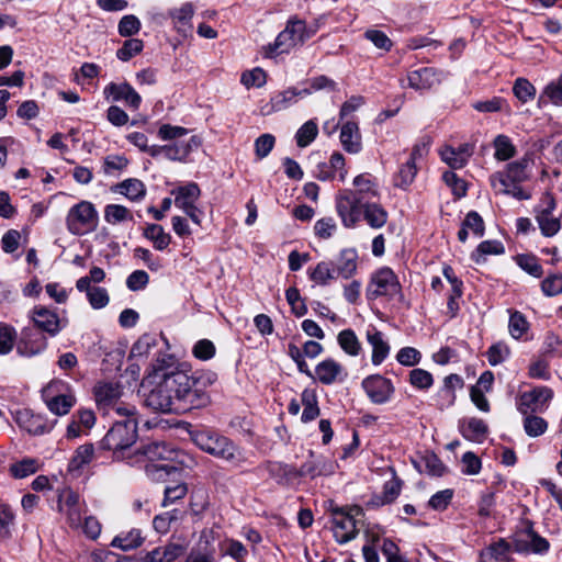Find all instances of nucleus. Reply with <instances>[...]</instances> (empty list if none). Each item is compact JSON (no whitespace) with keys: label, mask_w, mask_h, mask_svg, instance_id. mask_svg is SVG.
I'll return each mask as SVG.
<instances>
[{"label":"nucleus","mask_w":562,"mask_h":562,"mask_svg":"<svg viewBox=\"0 0 562 562\" xmlns=\"http://www.w3.org/2000/svg\"><path fill=\"white\" fill-rule=\"evenodd\" d=\"M171 362L172 358L168 355L156 359L154 373L147 376L142 384L144 390L150 386L148 392L144 393V403L155 412L182 414L186 404L180 403L179 397H176L177 400L172 402L168 391L172 390L173 386H186L184 381L187 382V379L183 371H166Z\"/></svg>","instance_id":"1"},{"label":"nucleus","mask_w":562,"mask_h":562,"mask_svg":"<svg viewBox=\"0 0 562 562\" xmlns=\"http://www.w3.org/2000/svg\"><path fill=\"white\" fill-rule=\"evenodd\" d=\"M335 209L345 228H356L364 221L370 228L381 229L389 221V212L381 203L363 200L350 191L336 196Z\"/></svg>","instance_id":"2"},{"label":"nucleus","mask_w":562,"mask_h":562,"mask_svg":"<svg viewBox=\"0 0 562 562\" xmlns=\"http://www.w3.org/2000/svg\"><path fill=\"white\" fill-rule=\"evenodd\" d=\"M528 162L527 158H522L509 162L504 171L493 173L490 182L494 191L498 194L512 195L517 200H529L531 193L520 187V183L529 178Z\"/></svg>","instance_id":"3"},{"label":"nucleus","mask_w":562,"mask_h":562,"mask_svg":"<svg viewBox=\"0 0 562 562\" xmlns=\"http://www.w3.org/2000/svg\"><path fill=\"white\" fill-rule=\"evenodd\" d=\"M192 440L204 452L232 465L239 467L245 462L241 450L229 438L218 432L198 430L192 434Z\"/></svg>","instance_id":"4"},{"label":"nucleus","mask_w":562,"mask_h":562,"mask_svg":"<svg viewBox=\"0 0 562 562\" xmlns=\"http://www.w3.org/2000/svg\"><path fill=\"white\" fill-rule=\"evenodd\" d=\"M120 417L122 419L113 424L101 441L103 449L112 450L116 454L131 448L138 437L135 415Z\"/></svg>","instance_id":"5"},{"label":"nucleus","mask_w":562,"mask_h":562,"mask_svg":"<svg viewBox=\"0 0 562 562\" xmlns=\"http://www.w3.org/2000/svg\"><path fill=\"white\" fill-rule=\"evenodd\" d=\"M317 31L316 26L307 27L305 22L299 19L288 21L285 29L279 33L274 43L269 46L270 55L289 53L292 48L303 44Z\"/></svg>","instance_id":"6"},{"label":"nucleus","mask_w":562,"mask_h":562,"mask_svg":"<svg viewBox=\"0 0 562 562\" xmlns=\"http://www.w3.org/2000/svg\"><path fill=\"white\" fill-rule=\"evenodd\" d=\"M97 405L104 414L115 413L117 416L135 415V407L121 401L122 387L119 383L102 382L93 391Z\"/></svg>","instance_id":"7"},{"label":"nucleus","mask_w":562,"mask_h":562,"mask_svg":"<svg viewBox=\"0 0 562 562\" xmlns=\"http://www.w3.org/2000/svg\"><path fill=\"white\" fill-rule=\"evenodd\" d=\"M42 398L48 411L56 416H65L76 404V397L69 385L61 380L49 382L42 390Z\"/></svg>","instance_id":"8"},{"label":"nucleus","mask_w":562,"mask_h":562,"mask_svg":"<svg viewBox=\"0 0 562 562\" xmlns=\"http://www.w3.org/2000/svg\"><path fill=\"white\" fill-rule=\"evenodd\" d=\"M57 510L70 529L79 530L81 518L87 514L88 507L78 493L65 487L58 491Z\"/></svg>","instance_id":"9"},{"label":"nucleus","mask_w":562,"mask_h":562,"mask_svg":"<svg viewBox=\"0 0 562 562\" xmlns=\"http://www.w3.org/2000/svg\"><path fill=\"white\" fill-rule=\"evenodd\" d=\"M366 292L368 300L389 296L402 302L404 299L398 279L390 268H381L373 273Z\"/></svg>","instance_id":"10"},{"label":"nucleus","mask_w":562,"mask_h":562,"mask_svg":"<svg viewBox=\"0 0 562 562\" xmlns=\"http://www.w3.org/2000/svg\"><path fill=\"white\" fill-rule=\"evenodd\" d=\"M66 224L72 235L88 234L97 227L98 212L91 202L81 201L68 211Z\"/></svg>","instance_id":"11"},{"label":"nucleus","mask_w":562,"mask_h":562,"mask_svg":"<svg viewBox=\"0 0 562 562\" xmlns=\"http://www.w3.org/2000/svg\"><path fill=\"white\" fill-rule=\"evenodd\" d=\"M184 378L187 379L186 386H173L172 390L168 391V394L171 395V401L175 402L179 397V402L184 405V413L206 406L210 403V396L202 387L201 382L194 378L190 376L184 372Z\"/></svg>","instance_id":"12"},{"label":"nucleus","mask_w":562,"mask_h":562,"mask_svg":"<svg viewBox=\"0 0 562 562\" xmlns=\"http://www.w3.org/2000/svg\"><path fill=\"white\" fill-rule=\"evenodd\" d=\"M175 196V205L186 213L196 225L201 224L202 211L196 206L201 190L195 182H188L171 190Z\"/></svg>","instance_id":"13"},{"label":"nucleus","mask_w":562,"mask_h":562,"mask_svg":"<svg viewBox=\"0 0 562 562\" xmlns=\"http://www.w3.org/2000/svg\"><path fill=\"white\" fill-rule=\"evenodd\" d=\"M27 317L33 323V327L48 337H56L68 325L67 318L60 317L55 311L42 305L30 310Z\"/></svg>","instance_id":"14"},{"label":"nucleus","mask_w":562,"mask_h":562,"mask_svg":"<svg viewBox=\"0 0 562 562\" xmlns=\"http://www.w3.org/2000/svg\"><path fill=\"white\" fill-rule=\"evenodd\" d=\"M47 335L33 326L21 330L16 345V352L26 358H32L44 352L48 347Z\"/></svg>","instance_id":"15"},{"label":"nucleus","mask_w":562,"mask_h":562,"mask_svg":"<svg viewBox=\"0 0 562 562\" xmlns=\"http://www.w3.org/2000/svg\"><path fill=\"white\" fill-rule=\"evenodd\" d=\"M143 454L151 463L156 461H172L177 457V452L173 448L165 442H151L143 448ZM155 469L159 474L158 477H162L164 474H169L175 467L170 463L150 464L147 465V472Z\"/></svg>","instance_id":"16"},{"label":"nucleus","mask_w":562,"mask_h":562,"mask_svg":"<svg viewBox=\"0 0 562 562\" xmlns=\"http://www.w3.org/2000/svg\"><path fill=\"white\" fill-rule=\"evenodd\" d=\"M331 522L334 537L338 543H347L357 537L358 530L351 509L334 507Z\"/></svg>","instance_id":"17"},{"label":"nucleus","mask_w":562,"mask_h":562,"mask_svg":"<svg viewBox=\"0 0 562 562\" xmlns=\"http://www.w3.org/2000/svg\"><path fill=\"white\" fill-rule=\"evenodd\" d=\"M552 397L553 391L550 387L537 386L519 395L517 407L522 415L542 413L547 409Z\"/></svg>","instance_id":"18"},{"label":"nucleus","mask_w":562,"mask_h":562,"mask_svg":"<svg viewBox=\"0 0 562 562\" xmlns=\"http://www.w3.org/2000/svg\"><path fill=\"white\" fill-rule=\"evenodd\" d=\"M362 387L370 401L374 404H384L389 402L395 391L391 380L380 374L367 376L362 381Z\"/></svg>","instance_id":"19"},{"label":"nucleus","mask_w":562,"mask_h":562,"mask_svg":"<svg viewBox=\"0 0 562 562\" xmlns=\"http://www.w3.org/2000/svg\"><path fill=\"white\" fill-rule=\"evenodd\" d=\"M549 541L538 535L532 527L518 532L514 539V550L518 553L542 554L549 550Z\"/></svg>","instance_id":"20"},{"label":"nucleus","mask_w":562,"mask_h":562,"mask_svg":"<svg viewBox=\"0 0 562 562\" xmlns=\"http://www.w3.org/2000/svg\"><path fill=\"white\" fill-rule=\"evenodd\" d=\"M15 420L20 428L33 436L48 434L57 420H48L45 416L34 414L29 409L19 411Z\"/></svg>","instance_id":"21"},{"label":"nucleus","mask_w":562,"mask_h":562,"mask_svg":"<svg viewBox=\"0 0 562 562\" xmlns=\"http://www.w3.org/2000/svg\"><path fill=\"white\" fill-rule=\"evenodd\" d=\"M308 95V91L294 87L277 92L270 101L261 106L262 115H270L273 112L283 111L295 104L300 99Z\"/></svg>","instance_id":"22"},{"label":"nucleus","mask_w":562,"mask_h":562,"mask_svg":"<svg viewBox=\"0 0 562 562\" xmlns=\"http://www.w3.org/2000/svg\"><path fill=\"white\" fill-rule=\"evenodd\" d=\"M194 14L195 7L189 1L183 2L180 7L171 8L167 12L173 30L182 36H188L192 32Z\"/></svg>","instance_id":"23"},{"label":"nucleus","mask_w":562,"mask_h":562,"mask_svg":"<svg viewBox=\"0 0 562 562\" xmlns=\"http://www.w3.org/2000/svg\"><path fill=\"white\" fill-rule=\"evenodd\" d=\"M103 94L108 100L125 102L133 110H138L142 103L138 92L127 82H111L104 87Z\"/></svg>","instance_id":"24"},{"label":"nucleus","mask_w":562,"mask_h":562,"mask_svg":"<svg viewBox=\"0 0 562 562\" xmlns=\"http://www.w3.org/2000/svg\"><path fill=\"white\" fill-rule=\"evenodd\" d=\"M336 470V463L324 456L311 453L310 458L301 465L300 475L316 477L321 475H330Z\"/></svg>","instance_id":"25"},{"label":"nucleus","mask_w":562,"mask_h":562,"mask_svg":"<svg viewBox=\"0 0 562 562\" xmlns=\"http://www.w3.org/2000/svg\"><path fill=\"white\" fill-rule=\"evenodd\" d=\"M440 157L452 169L463 168L473 155V147L470 144H461L458 147L446 145L440 149Z\"/></svg>","instance_id":"26"},{"label":"nucleus","mask_w":562,"mask_h":562,"mask_svg":"<svg viewBox=\"0 0 562 562\" xmlns=\"http://www.w3.org/2000/svg\"><path fill=\"white\" fill-rule=\"evenodd\" d=\"M442 274L451 286L447 302V314L453 318L460 310L458 300L461 299L463 294V282L456 276L450 266L443 267Z\"/></svg>","instance_id":"27"},{"label":"nucleus","mask_w":562,"mask_h":562,"mask_svg":"<svg viewBox=\"0 0 562 562\" xmlns=\"http://www.w3.org/2000/svg\"><path fill=\"white\" fill-rule=\"evenodd\" d=\"M440 74L430 67H424L407 74L408 87L414 90H428L440 82Z\"/></svg>","instance_id":"28"},{"label":"nucleus","mask_w":562,"mask_h":562,"mask_svg":"<svg viewBox=\"0 0 562 562\" xmlns=\"http://www.w3.org/2000/svg\"><path fill=\"white\" fill-rule=\"evenodd\" d=\"M346 375L344 367L334 359H325L315 368V378L325 385L342 381Z\"/></svg>","instance_id":"29"},{"label":"nucleus","mask_w":562,"mask_h":562,"mask_svg":"<svg viewBox=\"0 0 562 562\" xmlns=\"http://www.w3.org/2000/svg\"><path fill=\"white\" fill-rule=\"evenodd\" d=\"M337 277L350 279L358 268V252L355 248L342 249L333 262Z\"/></svg>","instance_id":"30"},{"label":"nucleus","mask_w":562,"mask_h":562,"mask_svg":"<svg viewBox=\"0 0 562 562\" xmlns=\"http://www.w3.org/2000/svg\"><path fill=\"white\" fill-rule=\"evenodd\" d=\"M183 551L184 548L182 544L168 542L148 551L140 559V562H173L183 553Z\"/></svg>","instance_id":"31"},{"label":"nucleus","mask_w":562,"mask_h":562,"mask_svg":"<svg viewBox=\"0 0 562 562\" xmlns=\"http://www.w3.org/2000/svg\"><path fill=\"white\" fill-rule=\"evenodd\" d=\"M367 339L372 347V363L374 366L381 364L390 353L387 341L384 339L383 334L372 326L367 330Z\"/></svg>","instance_id":"32"},{"label":"nucleus","mask_w":562,"mask_h":562,"mask_svg":"<svg viewBox=\"0 0 562 562\" xmlns=\"http://www.w3.org/2000/svg\"><path fill=\"white\" fill-rule=\"evenodd\" d=\"M459 429L463 438L477 443L485 440L488 431L484 420L476 417L463 419L459 425Z\"/></svg>","instance_id":"33"},{"label":"nucleus","mask_w":562,"mask_h":562,"mask_svg":"<svg viewBox=\"0 0 562 562\" xmlns=\"http://www.w3.org/2000/svg\"><path fill=\"white\" fill-rule=\"evenodd\" d=\"M402 482L397 477H392L383 485V490L379 494L372 495L368 502V506L376 508L393 503L400 495Z\"/></svg>","instance_id":"34"},{"label":"nucleus","mask_w":562,"mask_h":562,"mask_svg":"<svg viewBox=\"0 0 562 562\" xmlns=\"http://www.w3.org/2000/svg\"><path fill=\"white\" fill-rule=\"evenodd\" d=\"M76 288L79 292H86L87 299L92 308L100 310L109 304L110 297L104 288L88 286L87 279H78Z\"/></svg>","instance_id":"35"},{"label":"nucleus","mask_w":562,"mask_h":562,"mask_svg":"<svg viewBox=\"0 0 562 562\" xmlns=\"http://www.w3.org/2000/svg\"><path fill=\"white\" fill-rule=\"evenodd\" d=\"M340 142L344 149L350 154H358L361 150V135L356 122L347 121L342 124Z\"/></svg>","instance_id":"36"},{"label":"nucleus","mask_w":562,"mask_h":562,"mask_svg":"<svg viewBox=\"0 0 562 562\" xmlns=\"http://www.w3.org/2000/svg\"><path fill=\"white\" fill-rule=\"evenodd\" d=\"M200 145L198 137L192 136L189 140H177L166 145L165 158L175 161H183L189 154Z\"/></svg>","instance_id":"37"},{"label":"nucleus","mask_w":562,"mask_h":562,"mask_svg":"<svg viewBox=\"0 0 562 562\" xmlns=\"http://www.w3.org/2000/svg\"><path fill=\"white\" fill-rule=\"evenodd\" d=\"M353 186L356 190H350L356 196H360L363 200H370L380 195L378 184L374 178L369 173H361L353 179ZM349 191V189L347 190Z\"/></svg>","instance_id":"38"},{"label":"nucleus","mask_w":562,"mask_h":562,"mask_svg":"<svg viewBox=\"0 0 562 562\" xmlns=\"http://www.w3.org/2000/svg\"><path fill=\"white\" fill-rule=\"evenodd\" d=\"M144 542L142 530L132 528L127 531H122L116 535L111 541L113 548L121 549L123 551H130L140 547Z\"/></svg>","instance_id":"39"},{"label":"nucleus","mask_w":562,"mask_h":562,"mask_svg":"<svg viewBox=\"0 0 562 562\" xmlns=\"http://www.w3.org/2000/svg\"><path fill=\"white\" fill-rule=\"evenodd\" d=\"M472 233L476 238L484 235V222L479 213L469 212L462 222L461 229L458 233V238L461 243L468 239L469 233Z\"/></svg>","instance_id":"40"},{"label":"nucleus","mask_w":562,"mask_h":562,"mask_svg":"<svg viewBox=\"0 0 562 562\" xmlns=\"http://www.w3.org/2000/svg\"><path fill=\"white\" fill-rule=\"evenodd\" d=\"M509 551V542L505 539H498L480 552V562H502Z\"/></svg>","instance_id":"41"},{"label":"nucleus","mask_w":562,"mask_h":562,"mask_svg":"<svg viewBox=\"0 0 562 562\" xmlns=\"http://www.w3.org/2000/svg\"><path fill=\"white\" fill-rule=\"evenodd\" d=\"M116 192L125 195L133 202H139L146 195V187L140 180L130 178L116 186Z\"/></svg>","instance_id":"42"},{"label":"nucleus","mask_w":562,"mask_h":562,"mask_svg":"<svg viewBox=\"0 0 562 562\" xmlns=\"http://www.w3.org/2000/svg\"><path fill=\"white\" fill-rule=\"evenodd\" d=\"M301 403L303 406V413L301 420L303 423H310L318 417L319 407L316 392L312 389H305L301 394Z\"/></svg>","instance_id":"43"},{"label":"nucleus","mask_w":562,"mask_h":562,"mask_svg":"<svg viewBox=\"0 0 562 562\" xmlns=\"http://www.w3.org/2000/svg\"><path fill=\"white\" fill-rule=\"evenodd\" d=\"M94 456V448L91 443L79 446L68 463V471L79 472L85 465L89 464Z\"/></svg>","instance_id":"44"},{"label":"nucleus","mask_w":562,"mask_h":562,"mask_svg":"<svg viewBox=\"0 0 562 562\" xmlns=\"http://www.w3.org/2000/svg\"><path fill=\"white\" fill-rule=\"evenodd\" d=\"M308 274L310 279L318 285H327L337 278L333 263L327 261L318 262Z\"/></svg>","instance_id":"45"},{"label":"nucleus","mask_w":562,"mask_h":562,"mask_svg":"<svg viewBox=\"0 0 562 562\" xmlns=\"http://www.w3.org/2000/svg\"><path fill=\"white\" fill-rule=\"evenodd\" d=\"M417 175V166L413 164V160H407L402 164L398 171L394 176V186L406 190L415 180Z\"/></svg>","instance_id":"46"},{"label":"nucleus","mask_w":562,"mask_h":562,"mask_svg":"<svg viewBox=\"0 0 562 562\" xmlns=\"http://www.w3.org/2000/svg\"><path fill=\"white\" fill-rule=\"evenodd\" d=\"M144 236L151 240L154 247L160 251L165 250L171 241V236L165 232L161 225L158 224L147 225L144 232Z\"/></svg>","instance_id":"47"},{"label":"nucleus","mask_w":562,"mask_h":562,"mask_svg":"<svg viewBox=\"0 0 562 562\" xmlns=\"http://www.w3.org/2000/svg\"><path fill=\"white\" fill-rule=\"evenodd\" d=\"M159 344V339L156 335L145 334L138 338L131 349V357L144 358L151 353Z\"/></svg>","instance_id":"48"},{"label":"nucleus","mask_w":562,"mask_h":562,"mask_svg":"<svg viewBox=\"0 0 562 562\" xmlns=\"http://www.w3.org/2000/svg\"><path fill=\"white\" fill-rule=\"evenodd\" d=\"M539 101L542 103L549 102L553 105L562 106V75L544 87Z\"/></svg>","instance_id":"49"},{"label":"nucleus","mask_w":562,"mask_h":562,"mask_svg":"<svg viewBox=\"0 0 562 562\" xmlns=\"http://www.w3.org/2000/svg\"><path fill=\"white\" fill-rule=\"evenodd\" d=\"M493 146L495 148L494 157L499 161L508 160L516 154V148L510 138L504 134L494 138Z\"/></svg>","instance_id":"50"},{"label":"nucleus","mask_w":562,"mask_h":562,"mask_svg":"<svg viewBox=\"0 0 562 562\" xmlns=\"http://www.w3.org/2000/svg\"><path fill=\"white\" fill-rule=\"evenodd\" d=\"M508 330L513 338L520 339L528 333L529 322L522 313L518 311L510 312Z\"/></svg>","instance_id":"51"},{"label":"nucleus","mask_w":562,"mask_h":562,"mask_svg":"<svg viewBox=\"0 0 562 562\" xmlns=\"http://www.w3.org/2000/svg\"><path fill=\"white\" fill-rule=\"evenodd\" d=\"M338 344L341 349L348 353L349 356H358L361 350V345L356 336L355 331L351 329H344L338 334Z\"/></svg>","instance_id":"52"},{"label":"nucleus","mask_w":562,"mask_h":562,"mask_svg":"<svg viewBox=\"0 0 562 562\" xmlns=\"http://www.w3.org/2000/svg\"><path fill=\"white\" fill-rule=\"evenodd\" d=\"M537 223L541 231V234L546 237H552L561 228L560 220L548 212H538L536 215Z\"/></svg>","instance_id":"53"},{"label":"nucleus","mask_w":562,"mask_h":562,"mask_svg":"<svg viewBox=\"0 0 562 562\" xmlns=\"http://www.w3.org/2000/svg\"><path fill=\"white\" fill-rule=\"evenodd\" d=\"M38 461L33 458H25L10 465V473L15 479H24L38 470Z\"/></svg>","instance_id":"54"},{"label":"nucleus","mask_w":562,"mask_h":562,"mask_svg":"<svg viewBox=\"0 0 562 562\" xmlns=\"http://www.w3.org/2000/svg\"><path fill=\"white\" fill-rule=\"evenodd\" d=\"M104 220L111 225L132 220L130 210L120 204H108L104 207Z\"/></svg>","instance_id":"55"},{"label":"nucleus","mask_w":562,"mask_h":562,"mask_svg":"<svg viewBox=\"0 0 562 562\" xmlns=\"http://www.w3.org/2000/svg\"><path fill=\"white\" fill-rule=\"evenodd\" d=\"M318 126L315 120L305 122L296 132L295 139L299 147L308 146L317 136Z\"/></svg>","instance_id":"56"},{"label":"nucleus","mask_w":562,"mask_h":562,"mask_svg":"<svg viewBox=\"0 0 562 562\" xmlns=\"http://www.w3.org/2000/svg\"><path fill=\"white\" fill-rule=\"evenodd\" d=\"M102 530V525L99 519L93 515H83L81 518V527L78 531H81L88 539L97 540Z\"/></svg>","instance_id":"57"},{"label":"nucleus","mask_w":562,"mask_h":562,"mask_svg":"<svg viewBox=\"0 0 562 562\" xmlns=\"http://www.w3.org/2000/svg\"><path fill=\"white\" fill-rule=\"evenodd\" d=\"M16 340V330L13 326L0 323V355H8Z\"/></svg>","instance_id":"58"},{"label":"nucleus","mask_w":562,"mask_h":562,"mask_svg":"<svg viewBox=\"0 0 562 562\" xmlns=\"http://www.w3.org/2000/svg\"><path fill=\"white\" fill-rule=\"evenodd\" d=\"M144 43L139 38L126 40L122 47L117 49L116 57L122 61H128L143 50Z\"/></svg>","instance_id":"59"},{"label":"nucleus","mask_w":562,"mask_h":562,"mask_svg":"<svg viewBox=\"0 0 562 562\" xmlns=\"http://www.w3.org/2000/svg\"><path fill=\"white\" fill-rule=\"evenodd\" d=\"M548 423L539 416L526 415L524 420V429L529 437H538L546 432Z\"/></svg>","instance_id":"60"},{"label":"nucleus","mask_w":562,"mask_h":562,"mask_svg":"<svg viewBox=\"0 0 562 562\" xmlns=\"http://www.w3.org/2000/svg\"><path fill=\"white\" fill-rule=\"evenodd\" d=\"M517 265L528 274L540 278L542 276V267L537 257L532 255H518L516 257Z\"/></svg>","instance_id":"61"},{"label":"nucleus","mask_w":562,"mask_h":562,"mask_svg":"<svg viewBox=\"0 0 562 562\" xmlns=\"http://www.w3.org/2000/svg\"><path fill=\"white\" fill-rule=\"evenodd\" d=\"M140 27L139 19L134 14H127L120 20L117 31L121 36L128 37L137 34Z\"/></svg>","instance_id":"62"},{"label":"nucleus","mask_w":562,"mask_h":562,"mask_svg":"<svg viewBox=\"0 0 562 562\" xmlns=\"http://www.w3.org/2000/svg\"><path fill=\"white\" fill-rule=\"evenodd\" d=\"M513 91L516 98L522 103L532 100L536 94V88L525 78L516 79Z\"/></svg>","instance_id":"63"},{"label":"nucleus","mask_w":562,"mask_h":562,"mask_svg":"<svg viewBox=\"0 0 562 562\" xmlns=\"http://www.w3.org/2000/svg\"><path fill=\"white\" fill-rule=\"evenodd\" d=\"M541 290L546 296H555L562 293V273L549 274L541 282Z\"/></svg>","instance_id":"64"}]
</instances>
